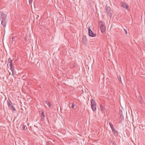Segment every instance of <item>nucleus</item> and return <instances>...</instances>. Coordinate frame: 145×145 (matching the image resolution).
<instances>
[{
	"label": "nucleus",
	"instance_id": "obj_20",
	"mask_svg": "<svg viewBox=\"0 0 145 145\" xmlns=\"http://www.w3.org/2000/svg\"><path fill=\"white\" fill-rule=\"evenodd\" d=\"M8 62H9L11 61H12V59L10 58H9V59H8Z\"/></svg>",
	"mask_w": 145,
	"mask_h": 145
},
{
	"label": "nucleus",
	"instance_id": "obj_9",
	"mask_svg": "<svg viewBox=\"0 0 145 145\" xmlns=\"http://www.w3.org/2000/svg\"><path fill=\"white\" fill-rule=\"evenodd\" d=\"M44 111H42L41 112V118L42 120L43 121L44 119Z\"/></svg>",
	"mask_w": 145,
	"mask_h": 145
},
{
	"label": "nucleus",
	"instance_id": "obj_18",
	"mask_svg": "<svg viewBox=\"0 0 145 145\" xmlns=\"http://www.w3.org/2000/svg\"><path fill=\"white\" fill-rule=\"evenodd\" d=\"M12 61H11L8 62V64L10 63L9 65H12Z\"/></svg>",
	"mask_w": 145,
	"mask_h": 145
},
{
	"label": "nucleus",
	"instance_id": "obj_15",
	"mask_svg": "<svg viewBox=\"0 0 145 145\" xmlns=\"http://www.w3.org/2000/svg\"><path fill=\"white\" fill-rule=\"evenodd\" d=\"M23 129L24 130H26L27 129V127L25 125H23Z\"/></svg>",
	"mask_w": 145,
	"mask_h": 145
},
{
	"label": "nucleus",
	"instance_id": "obj_24",
	"mask_svg": "<svg viewBox=\"0 0 145 145\" xmlns=\"http://www.w3.org/2000/svg\"><path fill=\"white\" fill-rule=\"evenodd\" d=\"M24 39L25 40H27V39L26 38H25Z\"/></svg>",
	"mask_w": 145,
	"mask_h": 145
},
{
	"label": "nucleus",
	"instance_id": "obj_3",
	"mask_svg": "<svg viewBox=\"0 0 145 145\" xmlns=\"http://www.w3.org/2000/svg\"><path fill=\"white\" fill-rule=\"evenodd\" d=\"M91 107L93 110L95 111L96 110V103L95 100L93 99H92L91 101Z\"/></svg>",
	"mask_w": 145,
	"mask_h": 145
},
{
	"label": "nucleus",
	"instance_id": "obj_23",
	"mask_svg": "<svg viewBox=\"0 0 145 145\" xmlns=\"http://www.w3.org/2000/svg\"><path fill=\"white\" fill-rule=\"evenodd\" d=\"M111 129L112 130V131L113 130V129H115L114 128V127H112V128H111Z\"/></svg>",
	"mask_w": 145,
	"mask_h": 145
},
{
	"label": "nucleus",
	"instance_id": "obj_10",
	"mask_svg": "<svg viewBox=\"0 0 145 145\" xmlns=\"http://www.w3.org/2000/svg\"><path fill=\"white\" fill-rule=\"evenodd\" d=\"M10 69L11 71L12 72V73L14 74V68L12 65H10Z\"/></svg>",
	"mask_w": 145,
	"mask_h": 145
},
{
	"label": "nucleus",
	"instance_id": "obj_6",
	"mask_svg": "<svg viewBox=\"0 0 145 145\" xmlns=\"http://www.w3.org/2000/svg\"><path fill=\"white\" fill-rule=\"evenodd\" d=\"M121 5L124 8L126 9L128 11H129V5H128L125 3L121 2Z\"/></svg>",
	"mask_w": 145,
	"mask_h": 145
},
{
	"label": "nucleus",
	"instance_id": "obj_7",
	"mask_svg": "<svg viewBox=\"0 0 145 145\" xmlns=\"http://www.w3.org/2000/svg\"><path fill=\"white\" fill-rule=\"evenodd\" d=\"M7 15L3 13H2L1 14V16L0 19H2L3 18H6Z\"/></svg>",
	"mask_w": 145,
	"mask_h": 145
},
{
	"label": "nucleus",
	"instance_id": "obj_25",
	"mask_svg": "<svg viewBox=\"0 0 145 145\" xmlns=\"http://www.w3.org/2000/svg\"><path fill=\"white\" fill-rule=\"evenodd\" d=\"M13 38H14V37H12V39H13Z\"/></svg>",
	"mask_w": 145,
	"mask_h": 145
},
{
	"label": "nucleus",
	"instance_id": "obj_19",
	"mask_svg": "<svg viewBox=\"0 0 145 145\" xmlns=\"http://www.w3.org/2000/svg\"><path fill=\"white\" fill-rule=\"evenodd\" d=\"M33 0H29V4H31L32 3Z\"/></svg>",
	"mask_w": 145,
	"mask_h": 145
},
{
	"label": "nucleus",
	"instance_id": "obj_8",
	"mask_svg": "<svg viewBox=\"0 0 145 145\" xmlns=\"http://www.w3.org/2000/svg\"><path fill=\"white\" fill-rule=\"evenodd\" d=\"M112 131L115 136H117L118 135V132L115 130V129H113V130Z\"/></svg>",
	"mask_w": 145,
	"mask_h": 145
},
{
	"label": "nucleus",
	"instance_id": "obj_17",
	"mask_svg": "<svg viewBox=\"0 0 145 145\" xmlns=\"http://www.w3.org/2000/svg\"><path fill=\"white\" fill-rule=\"evenodd\" d=\"M74 106H75V105H74V103H72V106H71V107L72 108H73L74 107Z\"/></svg>",
	"mask_w": 145,
	"mask_h": 145
},
{
	"label": "nucleus",
	"instance_id": "obj_13",
	"mask_svg": "<svg viewBox=\"0 0 145 145\" xmlns=\"http://www.w3.org/2000/svg\"><path fill=\"white\" fill-rule=\"evenodd\" d=\"M11 109H12V110H13L16 111V110L15 109V108L12 105H10V106H8Z\"/></svg>",
	"mask_w": 145,
	"mask_h": 145
},
{
	"label": "nucleus",
	"instance_id": "obj_22",
	"mask_svg": "<svg viewBox=\"0 0 145 145\" xmlns=\"http://www.w3.org/2000/svg\"><path fill=\"white\" fill-rule=\"evenodd\" d=\"M46 145H50V143L48 142H46Z\"/></svg>",
	"mask_w": 145,
	"mask_h": 145
},
{
	"label": "nucleus",
	"instance_id": "obj_4",
	"mask_svg": "<svg viewBox=\"0 0 145 145\" xmlns=\"http://www.w3.org/2000/svg\"><path fill=\"white\" fill-rule=\"evenodd\" d=\"M88 33L89 35L91 37H95L96 36V34L93 33L91 29H90V27H89L88 29Z\"/></svg>",
	"mask_w": 145,
	"mask_h": 145
},
{
	"label": "nucleus",
	"instance_id": "obj_2",
	"mask_svg": "<svg viewBox=\"0 0 145 145\" xmlns=\"http://www.w3.org/2000/svg\"><path fill=\"white\" fill-rule=\"evenodd\" d=\"M99 25L101 32H104L106 30L104 22L102 21H99Z\"/></svg>",
	"mask_w": 145,
	"mask_h": 145
},
{
	"label": "nucleus",
	"instance_id": "obj_12",
	"mask_svg": "<svg viewBox=\"0 0 145 145\" xmlns=\"http://www.w3.org/2000/svg\"><path fill=\"white\" fill-rule=\"evenodd\" d=\"M45 103L49 107H50L51 106V104L49 103V102L48 101H45Z\"/></svg>",
	"mask_w": 145,
	"mask_h": 145
},
{
	"label": "nucleus",
	"instance_id": "obj_16",
	"mask_svg": "<svg viewBox=\"0 0 145 145\" xmlns=\"http://www.w3.org/2000/svg\"><path fill=\"white\" fill-rule=\"evenodd\" d=\"M109 124L111 128L114 127L113 125L111 123H109Z\"/></svg>",
	"mask_w": 145,
	"mask_h": 145
},
{
	"label": "nucleus",
	"instance_id": "obj_5",
	"mask_svg": "<svg viewBox=\"0 0 145 145\" xmlns=\"http://www.w3.org/2000/svg\"><path fill=\"white\" fill-rule=\"evenodd\" d=\"M1 21V24L4 27L6 26L7 21L6 18H3L2 19H0Z\"/></svg>",
	"mask_w": 145,
	"mask_h": 145
},
{
	"label": "nucleus",
	"instance_id": "obj_14",
	"mask_svg": "<svg viewBox=\"0 0 145 145\" xmlns=\"http://www.w3.org/2000/svg\"><path fill=\"white\" fill-rule=\"evenodd\" d=\"M100 109L102 111H104V107H103V106L101 104H100Z\"/></svg>",
	"mask_w": 145,
	"mask_h": 145
},
{
	"label": "nucleus",
	"instance_id": "obj_1",
	"mask_svg": "<svg viewBox=\"0 0 145 145\" xmlns=\"http://www.w3.org/2000/svg\"><path fill=\"white\" fill-rule=\"evenodd\" d=\"M105 13L108 16H109L110 18L112 16L113 14V10L109 6L106 5L105 7Z\"/></svg>",
	"mask_w": 145,
	"mask_h": 145
},
{
	"label": "nucleus",
	"instance_id": "obj_11",
	"mask_svg": "<svg viewBox=\"0 0 145 145\" xmlns=\"http://www.w3.org/2000/svg\"><path fill=\"white\" fill-rule=\"evenodd\" d=\"M7 103L8 104V106H10V105H12V102L10 100L8 99L7 101Z\"/></svg>",
	"mask_w": 145,
	"mask_h": 145
},
{
	"label": "nucleus",
	"instance_id": "obj_21",
	"mask_svg": "<svg viewBox=\"0 0 145 145\" xmlns=\"http://www.w3.org/2000/svg\"><path fill=\"white\" fill-rule=\"evenodd\" d=\"M124 31H125V33L126 34H127V31L126 29H124Z\"/></svg>",
	"mask_w": 145,
	"mask_h": 145
}]
</instances>
